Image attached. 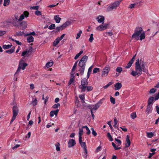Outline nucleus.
I'll return each mask as SVG.
<instances>
[{
  "instance_id": "obj_1",
  "label": "nucleus",
  "mask_w": 159,
  "mask_h": 159,
  "mask_svg": "<svg viewBox=\"0 0 159 159\" xmlns=\"http://www.w3.org/2000/svg\"><path fill=\"white\" fill-rule=\"evenodd\" d=\"M135 69L136 71L133 70L132 71L131 74L134 76H136L137 75L138 76L142 74V71H146L144 64L143 62L142 63L139 62V59L137 60L135 63Z\"/></svg>"
},
{
  "instance_id": "obj_2",
  "label": "nucleus",
  "mask_w": 159,
  "mask_h": 159,
  "mask_svg": "<svg viewBox=\"0 0 159 159\" xmlns=\"http://www.w3.org/2000/svg\"><path fill=\"white\" fill-rule=\"evenodd\" d=\"M143 29L140 27H137L134 30V32L132 36V38L137 40L139 39V36L143 32Z\"/></svg>"
},
{
  "instance_id": "obj_3",
  "label": "nucleus",
  "mask_w": 159,
  "mask_h": 159,
  "mask_svg": "<svg viewBox=\"0 0 159 159\" xmlns=\"http://www.w3.org/2000/svg\"><path fill=\"white\" fill-rule=\"evenodd\" d=\"M19 108L17 105H14L12 107L13 116L11 119L10 122V124H11L15 120L16 117L19 113Z\"/></svg>"
},
{
  "instance_id": "obj_4",
  "label": "nucleus",
  "mask_w": 159,
  "mask_h": 159,
  "mask_svg": "<svg viewBox=\"0 0 159 159\" xmlns=\"http://www.w3.org/2000/svg\"><path fill=\"white\" fill-rule=\"evenodd\" d=\"M24 19V16L23 15H21L20 16L19 19H13L11 23L13 25L17 28H19L20 25V21Z\"/></svg>"
},
{
  "instance_id": "obj_5",
  "label": "nucleus",
  "mask_w": 159,
  "mask_h": 159,
  "mask_svg": "<svg viewBox=\"0 0 159 159\" xmlns=\"http://www.w3.org/2000/svg\"><path fill=\"white\" fill-rule=\"evenodd\" d=\"M120 2L116 1L110 4L107 7V11H109L116 9L117 7L119 5Z\"/></svg>"
},
{
  "instance_id": "obj_6",
  "label": "nucleus",
  "mask_w": 159,
  "mask_h": 159,
  "mask_svg": "<svg viewBox=\"0 0 159 159\" xmlns=\"http://www.w3.org/2000/svg\"><path fill=\"white\" fill-rule=\"evenodd\" d=\"M88 84L87 79L84 78L81 81V84L79 86V88L81 89V92H84L86 90V86Z\"/></svg>"
},
{
  "instance_id": "obj_7",
  "label": "nucleus",
  "mask_w": 159,
  "mask_h": 159,
  "mask_svg": "<svg viewBox=\"0 0 159 159\" xmlns=\"http://www.w3.org/2000/svg\"><path fill=\"white\" fill-rule=\"evenodd\" d=\"M79 66L80 67L79 70V71L80 72V74L81 75L84 74L85 68L86 66V63L81 61H80Z\"/></svg>"
},
{
  "instance_id": "obj_8",
  "label": "nucleus",
  "mask_w": 159,
  "mask_h": 159,
  "mask_svg": "<svg viewBox=\"0 0 159 159\" xmlns=\"http://www.w3.org/2000/svg\"><path fill=\"white\" fill-rule=\"evenodd\" d=\"M110 70V67L109 66H107L103 69L102 73V77L106 76Z\"/></svg>"
},
{
  "instance_id": "obj_9",
  "label": "nucleus",
  "mask_w": 159,
  "mask_h": 159,
  "mask_svg": "<svg viewBox=\"0 0 159 159\" xmlns=\"http://www.w3.org/2000/svg\"><path fill=\"white\" fill-rule=\"evenodd\" d=\"M109 24H105L104 25H100L96 28V29L97 30L103 31L108 28V26Z\"/></svg>"
},
{
  "instance_id": "obj_10",
  "label": "nucleus",
  "mask_w": 159,
  "mask_h": 159,
  "mask_svg": "<svg viewBox=\"0 0 159 159\" xmlns=\"http://www.w3.org/2000/svg\"><path fill=\"white\" fill-rule=\"evenodd\" d=\"M102 104V102L101 101H99L95 105H92V106H93V107L89 108V109H90V111L92 110V111L93 110H96Z\"/></svg>"
},
{
  "instance_id": "obj_11",
  "label": "nucleus",
  "mask_w": 159,
  "mask_h": 159,
  "mask_svg": "<svg viewBox=\"0 0 159 159\" xmlns=\"http://www.w3.org/2000/svg\"><path fill=\"white\" fill-rule=\"evenodd\" d=\"M76 144V143L75 140L73 139H70L69 140L68 144V146L69 148L73 146H74L75 144Z\"/></svg>"
},
{
  "instance_id": "obj_12",
  "label": "nucleus",
  "mask_w": 159,
  "mask_h": 159,
  "mask_svg": "<svg viewBox=\"0 0 159 159\" xmlns=\"http://www.w3.org/2000/svg\"><path fill=\"white\" fill-rule=\"evenodd\" d=\"M105 18L103 16H99L97 18V20L99 23H103L104 22Z\"/></svg>"
},
{
  "instance_id": "obj_13",
  "label": "nucleus",
  "mask_w": 159,
  "mask_h": 159,
  "mask_svg": "<svg viewBox=\"0 0 159 159\" xmlns=\"http://www.w3.org/2000/svg\"><path fill=\"white\" fill-rule=\"evenodd\" d=\"M122 87V85L121 83L118 82L114 84L115 90H117L120 89Z\"/></svg>"
},
{
  "instance_id": "obj_14",
  "label": "nucleus",
  "mask_w": 159,
  "mask_h": 159,
  "mask_svg": "<svg viewBox=\"0 0 159 159\" xmlns=\"http://www.w3.org/2000/svg\"><path fill=\"white\" fill-rule=\"evenodd\" d=\"M19 27L22 29H25L27 27V23L25 21H20Z\"/></svg>"
},
{
  "instance_id": "obj_15",
  "label": "nucleus",
  "mask_w": 159,
  "mask_h": 159,
  "mask_svg": "<svg viewBox=\"0 0 159 159\" xmlns=\"http://www.w3.org/2000/svg\"><path fill=\"white\" fill-rule=\"evenodd\" d=\"M126 143H125V147H129L130 144L131 142L129 140V136L128 135L126 136Z\"/></svg>"
},
{
  "instance_id": "obj_16",
  "label": "nucleus",
  "mask_w": 159,
  "mask_h": 159,
  "mask_svg": "<svg viewBox=\"0 0 159 159\" xmlns=\"http://www.w3.org/2000/svg\"><path fill=\"white\" fill-rule=\"evenodd\" d=\"M59 111V110L58 109H57L55 111H51L50 113V116L51 117H52L54 115L57 116V115Z\"/></svg>"
},
{
  "instance_id": "obj_17",
  "label": "nucleus",
  "mask_w": 159,
  "mask_h": 159,
  "mask_svg": "<svg viewBox=\"0 0 159 159\" xmlns=\"http://www.w3.org/2000/svg\"><path fill=\"white\" fill-rule=\"evenodd\" d=\"M65 29L63 27L62 25L60 26L57 27L54 30V31L55 33H57L60 30H62Z\"/></svg>"
},
{
  "instance_id": "obj_18",
  "label": "nucleus",
  "mask_w": 159,
  "mask_h": 159,
  "mask_svg": "<svg viewBox=\"0 0 159 159\" xmlns=\"http://www.w3.org/2000/svg\"><path fill=\"white\" fill-rule=\"evenodd\" d=\"M27 66V64L25 62L23 63L20 62L19 65V66H20V67L23 70L25 69L26 66Z\"/></svg>"
},
{
  "instance_id": "obj_19",
  "label": "nucleus",
  "mask_w": 159,
  "mask_h": 159,
  "mask_svg": "<svg viewBox=\"0 0 159 159\" xmlns=\"http://www.w3.org/2000/svg\"><path fill=\"white\" fill-rule=\"evenodd\" d=\"M54 19L57 23H59L61 19L59 17V15H56L54 16Z\"/></svg>"
},
{
  "instance_id": "obj_20",
  "label": "nucleus",
  "mask_w": 159,
  "mask_h": 159,
  "mask_svg": "<svg viewBox=\"0 0 159 159\" xmlns=\"http://www.w3.org/2000/svg\"><path fill=\"white\" fill-rule=\"evenodd\" d=\"M15 50V47H13L11 49L6 50L5 52H6L9 54H11L14 52Z\"/></svg>"
},
{
  "instance_id": "obj_21",
  "label": "nucleus",
  "mask_w": 159,
  "mask_h": 159,
  "mask_svg": "<svg viewBox=\"0 0 159 159\" xmlns=\"http://www.w3.org/2000/svg\"><path fill=\"white\" fill-rule=\"evenodd\" d=\"M88 57L86 55L83 56L81 59L80 60V61L84 62V63H86L88 60Z\"/></svg>"
},
{
  "instance_id": "obj_22",
  "label": "nucleus",
  "mask_w": 159,
  "mask_h": 159,
  "mask_svg": "<svg viewBox=\"0 0 159 159\" xmlns=\"http://www.w3.org/2000/svg\"><path fill=\"white\" fill-rule=\"evenodd\" d=\"M38 102V100L36 98H33L32 101V104L34 106L37 105Z\"/></svg>"
},
{
  "instance_id": "obj_23",
  "label": "nucleus",
  "mask_w": 159,
  "mask_h": 159,
  "mask_svg": "<svg viewBox=\"0 0 159 159\" xmlns=\"http://www.w3.org/2000/svg\"><path fill=\"white\" fill-rule=\"evenodd\" d=\"M34 38L32 36H30L27 38V41L28 43L32 42L34 41Z\"/></svg>"
},
{
  "instance_id": "obj_24",
  "label": "nucleus",
  "mask_w": 159,
  "mask_h": 159,
  "mask_svg": "<svg viewBox=\"0 0 159 159\" xmlns=\"http://www.w3.org/2000/svg\"><path fill=\"white\" fill-rule=\"evenodd\" d=\"M60 40L58 39V38H57L55 39L54 42H53V46H56L59 43Z\"/></svg>"
},
{
  "instance_id": "obj_25",
  "label": "nucleus",
  "mask_w": 159,
  "mask_h": 159,
  "mask_svg": "<svg viewBox=\"0 0 159 159\" xmlns=\"http://www.w3.org/2000/svg\"><path fill=\"white\" fill-rule=\"evenodd\" d=\"M73 76H71L70 77V80L68 82V85H70L72 84L74 80V76H73V74L72 75Z\"/></svg>"
},
{
  "instance_id": "obj_26",
  "label": "nucleus",
  "mask_w": 159,
  "mask_h": 159,
  "mask_svg": "<svg viewBox=\"0 0 159 159\" xmlns=\"http://www.w3.org/2000/svg\"><path fill=\"white\" fill-rule=\"evenodd\" d=\"M140 39V40L144 39L145 38V34L144 32H143L140 34L139 36Z\"/></svg>"
},
{
  "instance_id": "obj_27",
  "label": "nucleus",
  "mask_w": 159,
  "mask_h": 159,
  "mask_svg": "<svg viewBox=\"0 0 159 159\" xmlns=\"http://www.w3.org/2000/svg\"><path fill=\"white\" fill-rule=\"evenodd\" d=\"M83 52V51L82 50H81L80 51V52L77 53L75 56L74 59L75 60L77 59L79 57L81 54H82Z\"/></svg>"
},
{
  "instance_id": "obj_28",
  "label": "nucleus",
  "mask_w": 159,
  "mask_h": 159,
  "mask_svg": "<svg viewBox=\"0 0 159 159\" xmlns=\"http://www.w3.org/2000/svg\"><path fill=\"white\" fill-rule=\"evenodd\" d=\"M53 64V61L48 62L46 63V66L47 68H49L52 66Z\"/></svg>"
},
{
  "instance_id": "obj_29",
  "label": "nucleus",
  "mask_w": 159,
  "mask_h": 159,
  "mask_svg": "<svg viewBox=\"0 0 159 159\" xmlns=\"http://www.w3.org/2000/svg\"><path fill=\"white\" fill-rule=\"evenodd\" d=\"M114 124L113 125V126L115 128L117 129H118V126H116V125L118 123V121L116 117H115V118H114Z\"/></svg>"
},
{
  "instance_id": "obj_30",
  "label": "nucleus",
  "mask_w": 159,
  "mask_h": 159,
  "mask_svg": "<svg viewBox=\"0 0 159 159\" xmlns=\"http://www.w3.org/2000/svg\"><path fill=\"white\" fill-rule=\"evenodd\" d=\"M12 46V45H4L3 46L2 48L4 49H7L10 48Z\"/></svg>"
},
{
  "instance_id": "obj_31",
  "label": "nucleus",
  "mask_w": 159,
  "mask_h": 159,
  "mask_svg": "<svg viewBox=\"0 0 159 159\" xmlns=\"http://www.w3.org/2000/svg\"><path fill=\"white\" fill-rule=\"evenodd\" d=\"M80 144L83 149L87 148L86 144L85 142H82L81 143H80Z\"/></svg>"
},
{
  "instance_id": "obj_32",
  "label": "nucleus",
  "mask_w": 159,
  "mask_h": 159,
  "mask_svg": "<svg viewBox=\"0 0 159 159\" xmlns=\"http://www.w3.org/2000/svg\"><path fill=\"white\" fill-rule=\"evenodd\" d=\"M21 15H23L24 16V18H25V17H27L29 16V12L27 11H25L24 12L23 14H21Z\"/></svg>"
},
{
  "instance_id": "obj_33",
  "label": "nucleus",
  "mask_w": 159,
  "mask_h": 159,
  "mask_svg": "<svg viewBox=\"0 0 159 159\" xmlns=\"http://www.w3.org/2000/svg\"><path fill=\"white\" fill-rule=\"evenodd\" d=\"M79 97L81 100V101L83 102H84V95H80L79 96Z\"/></svg>"
},
{
  "instance_id": "obj_34",
  "label": "nucleus",
  "mask_w": 159,
  "mask_h": 159,
  "mask_svg": "<svg viewBox=\"0 0 159 159\" xmlns=\"http://www.w3.org/2000/svg\"><path fill=\"white\" fill-rule=\"evenodd\" d=\"M88 92L91 91L93 89V87L92 86H86V89Z\"/></svg>"
},
{
  "instance_id": "obj_35",
  "label": "nucleus",
  "mask_w": 159,
  "mask_h": 159,
  "mask_svg": "<svg viewBox=\"0 0 159 159\" xmlns=\"http://www.w3.org/2000/svg\"><path fill=\"white\" fill-rule=\"evenodd\" d=\"M131 118L133 119H134L136 117V115L135 112L132 113L130 115Z\"/></svg>"
},
{
  "instance_id": "obj_36",
  "label": "nucleus",
  "mask_w": 159,
  "mask_h": 159,
  "mask_svg": "<svg viewBox=\"0 0 159 159\" xmlns=\"http://www.w3.org/2000/svg\"><path fill=\"white\" fill-rule=\"evenodd\" d=\"M107 137L109 138V139L110 141H113V139L109 133H107Z\"/></svg>"
},
{
  "instance_id": "obj_37",
  "label": "nucleus",
  "mask_w": 159,
  "mask_h": 159,
  "mask_svg": "<svg viewBox=\"0 0 159 159\" xmlns=\"http://www.w3.org/2000/svg\"><path fill=\"white\" fill-rule=\"evenodd\" d=\"M55 27V24H52L49 26L48 28L50 30H52L54 29Z\"/></svg>"
},
{
  "instance_id": "obj_38",
  "label": "nucleus",
  "mask_w": 159,
  "mask_h": 159,
  "mask_svg": "<svg viewBox=\"0 0 159 159\" xmlns=\"http://www.w3.org/2000/svg\"><path fill=\"white\" fill-rule=\"evenodd\" d=\"M110 100L111 102L113 104H114L116 103L115 99L114 98L112 97L111 96L110 97Z\"/></svg>"
},
{
  "instance_id": "obj_39",
  "label": "nucleus",
  "mask_w": 159,
  "mask_h": 159,
  "mask_svg": "<svg viewBox=\"0 0 159 159\" xmlns=\"http://www.w3.org/2000/svg\"><path fill=\"white\" fill-rule=\"evenodd\" d=\"M10 0H4L3 3V6H6L7 5H8L9 4Z\"/></svg>"
},
{
  "instance_id": "obj_40",
  "label": "nucleus",
  "mask_w": 159,
  "mask_h": 159,
  "mask_svg": "<svg viewBox=\"0 0 159 159\" xmlns=\"http://www.w3.org/2000/svg\"><path fill=\"white\" fill-rule=\"evenodd\" d=\"M116 70L117 72L120 73L122 71V68L120 67H118L116 68Z\"/></svg>"
},
{
  "instance_id": "obj_41",
  "label": "nucleus",
  "mask_w": 159,
  "mask_h": 159,
  "mask_svg": "<svg viewBox=\"0 0 159 159\" xmlns=\"http://www.w3.org/2000/svg\"><path fill=\"white\" fill-rule=\"evenodd\" d=\"M99 68H95L93 70V74H95L98 72L99 71Z\"/></svg>"
},
{
  "instance_id": "obj_42",
  "label": "nucleus",
  "mask_w": 159,
  "mask_h": 159,
  "mask_svg": "<svg viewBox=\"0 0 159 159\" xmlns=\"http://www.w3.org/2000/svg\"><path fill=\"white\" fill-rule=\"evenodd\" d=\"M91 129L92 131V134L95 137L97 136V133L94 130V129L93 128H92Z\"/></svg>"
},
{
  "instance_id": "obj_43",
  "label": "nucleus",
  "mask_w": 159,
  "mask_h": 159,
  "mask_svg": "<svg viewBox=\"0 0 159 159\" xmlns=\"http://www.w3.org/2000/svg\"><path fill=\"white\" fill-rule=\"evenodd\" d=\"M112 84V83L110 82H109L107 84L103 86V88L105 89H107Z\"/></svg>"
},
{
  "instance_id": "obj_44",
  "label": "nucleus",
  "mask_w": 159,
  "mask_h": 159,
  "mask_svg": "<svg viewBox=\"0 0 159 159\" xmlns=\"http://www.w3.org/2000/svg\"><path fill=\"white\" fill-rule=\"evenodd\" d=\"M93 36V34H91L90 38L89 39V41L91 43L94 40V38Z\"/></svg>"
},
{
  "instance_id": "obj_45",
  "label": "nucleus",
  "mask_w": 159,
  "mask_h": 159,
  "mask_svg": "<svg viewBox=\"0 0 159 159\" xmlns=\"http://www.w3.org/2000/svg\"><path fill=\"white\" fill-rule=\"evenodd\" d=\"M60 144L59 143H57L55 144V146L56 148V150L57 151H59L60 150V148L59 147Z\"/></svg>"
},
{
  "instance_id": "obj_46",
  "label": "nucleus",
  "mask_w": 159,
  "mask_h": 159,
  "mask_svg": "<svg viewBox=\"0 0 159 159\" xmlns=\"http://www.w3.org/2000/svg\"><path fill=\"white\" fill-rule=\"evenodd\" d=\"M79 130V135L82 136L83 134V128H80Z\"/></svg>"
},
{
  "instance_id": "obj_47",
  "label": "nucleus",
  "mask_w": 159,
  "mask_h": 159,
  "mask_svg": "<svg viewBox=\"0 0 159 159\" xmlns=\"http://www.w3.org/2000/svg\"><path fill=\"white\" fill-rule=\"evenodd\" d=\"M133 63H132L131 62L129 61V63L127 64V66H125V68H129L131 67Z\"/></svg>"
},
{
  "instance_id": "obj_48",
  "label": "nucleus",
  "mask_w": 159,
  "mask_h": 159,
  "mask_svg": "<svg viewBox=\"0 0 159 159\" xmlns=\"http://www.w3.org/2000/svg\"><path fill=\"white\" fill-rule=\"evenodd\" d=\"M60 106V104L59 103H57L54 104L52 106V107L54 109L57 108L58 107Z\"/></svg>"
},
{
  "instance_id": "obj_49",
  "label": "nucleus",
  "mask_w": 159,
  "mask_h": 159,
  "mask_svg": "<svg viewBox=\"0 0 159 159\" xmlns=\"http://www.w3.org/2000/svg\"><path fill=\"white\" fill-rule=\"evenodd\" d=\"M148 106L146 109V112H147V114H149V110L148 109V108H149V98L148 99Z\"/></svg>"
},
{
  "instance_id": "obj_50",
  "label": "nucleus",
  "mask_w": 159,
  "mask_h": 159,
  "mask_svg": "<svg viewBox=\"0 0 159 159\" xmlns=\"http://www.w3.org/2000/svg\"><path fill=\"white\" fill-rule=\"evenodd\" d=\"M24 34V32L19 31L16 33V34L18 36H22Z\"/></svg>"
},
{
  "instance_id": "obj_51",
  "label": "nucleus",
  "mask_w": 159,
  "mask_h": 159,
  "mask_svg": "<svg viewBox=\"0 0 159 159\" xmlns=\"http://www.w3.org/2000/svg\"><path fill=\"white\" fill-rule=\"evenodd\" d=\"M82 33V31L80 30L79 31V32L78 33H77V36L76 37V39H78L80 37Z\"/></svg>"
},
{
  "instance_id": "obj_52",
  "label": "nucleus",
  "mask_w": 159,
  "mask_h": 159,
  "mask_svg": "<svg viewBox=\"0 0 159 159\" xmlns=\"http://www.w3.org/2000/svg\"><path fill=\"white\" fill-rule=\"evenodd\" d=\"M21 69V68L20 67H20L18 66L17 70L14 75V76L15 77H16V75L17 74L19 73L20 72Z\"/></svg>"
},
{
  "instance_id": "obj_53",
  "label": "nucleus",
  "mask_w": 159,
  "mask_h": 159,
  "mask_svg": "<svg viewBox=\"0 0 159 159\" xmlns=\"http://www.w3.org/2000/svg\"><path fill=\"white\" fill-rule=\"evenodd\" d=\"M39 8V7L38 6H35L32 7H30V9L35 10H38Z\"/></svg>"
},
{
  "instance_id": "obj_54",
  "label": "nucleus",
  "mask_w": 159,
  "mask_h": 159,
  "mask_svg": "<svg viewBox=\"0 0 159 159\" xmlns=\"http://www.w3.org/2000/svg\"><path fill=\"white\" fill-rule=\"evenodd\" d=\"M35 13L37 16L41 15H42L41 12L40 11H38V10L35 11Z\"/></svg>"
},
{
  "instance_id": "obj_55",
  "label": "nucleus",
  "mask_w": 159,
  "mask_h": 159,
  "mask_svg": "<svg viewBox=\"0 0 159 159\" xmlns=\"http://www.w3.org/2000/svg\"><path fill=\"white\" fill-rule=\"evenodd\" d=\"M156 91V89L155 88L152 89L150 90V93H154Z\"/></svg>"
},
{
  "instance_id": "obj_56",
  "label": "nucleus",
  "mask_w": 159,
  "mask_h": 159,
  "mask_svg": "<svg viewBox=\"0 0 159 159\" xmlns=\"http://www.w3.org/2000/svg\"><path fill=\"white\" fill-rule=\"evenodd\" d=\"M115 140L116 141V142H117L118 143V144H119V145H120L121 144V141L119 140V139H117V138H115Z\"/></svg>"
},
{
  "instance_id": "obj_57",
  "label": "nucleus",
  "mask_w": 159,
  "mask_h": 159,
  "mask_svg": "<svg viewBox=\"0 0 159 159\" xmlns=\"http://www.w3.org/2000/svg\"><path fill=\"white\" fill-rule=\"evenodd\" d=\"M155 136V132H150V138H151L153 136Z\"/></svg>"
},
{
  "instance_id": "obj_58",
  "label": "nucleus",
  "mask_w": 159,
  "mask_h": 159,
  "mask_svg": "<svg viewBox=\"0 0 159 159\" xmlns=\"http://www.w3.org/2000/svg\"><path fill=\"white\" fill-rule=\"evenodd\" d=\"M136 54H135L133 56V57L132 58V59L130 61L132 63H133V62H134V61L135 59V58L136 57Z\"/></svg>"
},
{
  "instance_id": "obj_59",
  "label": "nucleus",
  "mask_w": 159,
  "mask_h": 159,
  "mask_svg": "<svg viewBox=\"0 0 159 159\" xmlns=\"http://www.w3.org/2000/svg\"><path fill=\"white\" fill-rule=\"evenodd\" d=\"M92 68H93L92 66H90L89 67V69H88V73H89L91 74V72H92Z\"/></svg>"
},
{
  "instance_id": "obj_60",
  "label": "nucleus",
  "mask_w": 159,
  "mask_h": 159,
  "mask_svg": "<svg viewBox=\"0 0 159 159\" xmlns=\"http://www.w3.org/2000/svg\"><path fill=\"white\" fill-rule=\"evenodd\" d=\"M6 33V31L0 30V36L4 35Z\"/></svg>"
},
{
  "instance_id": "obj_61",
  "label": "nucleus",
  "mask_w": 159,
  "mask_h": 159,
  "mask_svg": "<svg viewBox=\"0 0 159 159\" xmlns=\"http://www.w3.org/2000/svg\"><path fill=\"white\" fill-rule=\"evenodd\" d=\"M107 123L109 125L110 128L111 129H112L113 128V127L111 125V121H108L107 122Z\"/></svg>"
},
{
  "instance_id": "obj_62",
  "label": "nucleus",
  "mask_w": 159,
  "mask_h": 159,
  "mask_svg": "<svg viewBox=\"0 0 159 159\" xmlns=\"http://www.w3.org/2000/svg\"><path fill=\"white\" fill-rule=\"evenodd\" d=\"M20 146V145L19 144H16L15 146L13 147H12V149H13V150H14L16 148H18Z\"/></svg>"
},
{
  "instance_id": "obj_63",
  "label": "nucleus",
  "mask_w": 159,
  "mask_h": 159,
  "mask_svg": "<svg viewBox=\"0 0 159 159\" xmlns=\"http://www.w3.org/2000/svg\"><path fill=\"white\" fill-rule=\"evenodd\" d=\"M159 98V92L158 94L155 96V100H158Z\"/></svg>"
},
{
  "instance_id": "obj_64",
  "label": "nucleus",
  "mask_w": 159,
  "mask_h": 159,
  "mask_svg": "<svg viewBox=\"0 0 159 159\" xmlns=\"http://www.w3.org/2000/svg\"><path fill=\"white\" fill-rule=\"evenodd\" d=\"M156 110L157 113L159 114V107L158 105L156 106Z\"/></svg>"
}]
</instances>
